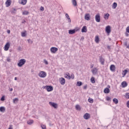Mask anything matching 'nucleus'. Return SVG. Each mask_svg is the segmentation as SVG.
Returning <instances> with one entry per match:
<instances>
[{
  "label": "nucleus",
  "mask_w": 129,
  "mask_h": 129,
  "mask_svg": "<svg viewBox=\"0 0 129 129\" xmlns=\"http://www.w3.org/2000/svg\"><path fill=\"white\" fill-rule=\"evenodd\" d=\"M71 78H72V79H74V74H73L71 75Z\"/></svg>",
  "instance_id": "nucleus-45"
},
{
  "label": "nucleus",
  "mask_w": 129,
  "mask_h": 129,
  "mask_svg": "<svg viewBox=\"0 0 129 129\" xmlns=\"http://www.w3.org/2000/svg\"><path fill=\"white\" fill-rule=\"evenodd\" d=\"M126 32L127 33H129V26H128L126 29Z\"/></svg>",
  "instance_id": "nucleus-44"
},
{
  "label": "nucleus",
  "mask_w": 129,
  "mask_h": 129,
  "mask_svg": "<svg viewBox=\"0 0 129 129\" xmlns=\"http://www.w3.org/2000/svg\"><path fill=\"white\" fill-rule=\"evenodd\" d=\"M21 4L23 5H26L27 4V0H22Z\"/></svg>",
  "instance_id": "nucleus-28"
},
{
  "label": "nucleus",
  "mask_w": 129,
  "mask_h": 129,
  "mask_svg": "<svg viewBox=\"0 0 129 129\" xmlns=\"http://www.w3.org/2000/svg\"><path fill=\"white\" fill-rule=\"evenodd\" d=\"M49 104H50V105H51V106H52V107H54L55 109H56V108H57V107H58V105L57 104V103H55L54 102H49Z\"/></svg>",
  "instance_id": "nucleus-5"
},
{
  "label": "nucleus",
  "mask_w": 129,
  "mask_h": 129,
  "mask_svg": "<svg viewBox=\"0 0 129 129\" xmlns=\"http://www.w3.org/2000/svg\"><path fill=\"white\" fill-rule=\"evenodd\" d=\"M110 99H111V98H110V97L107 96L106 97V100L107 101H109V100H110Z\"/></svg>",
  "instance_id": "nucleus-42"
},
{
  "label": "nucleus",
  "mask_w": 129,
  "mask_h": 129,
  "mask_svg": "<svg viewBox=\"0 0 129 129\" xmlns=\"http://www.w3.org/2000/svg\"><path fill=\"white\" fill-rule=\"evenodd\" d=\"M17 80V77H15V80Z\"/></svg>",
  "instance_id": "nucleus-61"
},
{
  "label": "nucleus",
  "mask_w": 129,
  "mask_h": 129,
  "mask_svg": "<svg viewBox=\"0 0 129 129\" xmlns=\"http://www.w3.org/2000/svg\"><path fill=\"white\" fill-rule=\"evenodd\" d=\"M99 58H100L99 60H100V62L101 64L102 65H104V61H105L104 58H103V57H102V56H100Z\"/></svg>",
  "instance_id": "nucleus-10"
},
{
  "label": "nucleus",
  "mask_w": 129,
  "mask_h": 129,
  "mask_svg": "<svg viewBox=\"0 0 129 129\" xmlns=\"http://www.w3.org/2000/svg\"><path fill=\"white\" fill-rule=\"evenodd\" d=\"M25 63L26 60L24 58H22L19 60L18 66V67H22L23 66L25 65Z\"/></svg>",
  "instance_id": "nucleus-1"
},
{
  "label": "nucleus",
  "mask_w": 129,
  "mask_h": 129,
  "mask_svg": "<svg viewBox=\"0 0 129 129\" xmlns=\"http://www.w3.org/2000/svg\"><path fill=\"white\" fill-rule=\"evenodd\" d=\"M10 33H11V30H8V34H10Z\"/></svg>",
  "instance_id": "nucleus-57"
},
{
  "label": "nucleus",
  "mask_w": 129,
  "mask_h": 129,
  "mask_svg": "<svg viewBox=\"0 0 129 129\" xmlns=\"http://www.w3.org/2000/svg\"><path fill=\"white\" fill-rule=\"evenodd\" d=\"M121 85L123 88H124V87H126V86H127V83H126V82L124 81L121 83Z\"/></svg>",
  "instance_id": "nucleus-18"
},
{
  "label": "nucleus",
  "mask_w": 129,
  "mask_h": 129,
  "mask_svg": "<svg viewBox=\"0 0 129 129\" xmlns=\"http://www.w3.org/2000/svg\"><path fill=\"white\" fill-rule=\"evenodd\" d=\"M126 104H127V107H128L129 108V101L127 102Z\"/></svg>",
  "instance_id": "nucleus-51"
},
{
  "label": "nucleus",
  "mask_w": 129,
  "mask_h": 129,
  "mask_svg": "<svg viewBox=\"0 0 129 129\" xmlns=\"http://www.w3.org/2000/svg\"><path fill=\"white\" fill-rule=\"evenodd\" d=\"M72 4L74 7L77 6V2H76V0H72Z\"/></svg>",
  "instance_id": "nucleus-25"
},
{
  "label": "nucleus",
  "mask_w": 129,
  "mask_h": 129,
  "mask_svg": "<svg viewBox=\"0 0 129 129\" xmlns=\"http://www.w3.org/2000/svg\"><path fill=\"white\" fill-rule=\"evenodd\" d=\"M91 81L92 83H95V79H94V78H91Z\"/></svg>",
  "instance_id": "nucleus-35"
},
{
  "label": "nucleus",
  "mask_w": 129,
  "mask_h": 129,
  "mask_svg": "<svg viewBox=\"0 0 129 129\" xmlns=\"http://www.w3.org/2000/svg\"><path fill=\"white\" fill-rule=\"evenodd\" d=\"M68 20V23L70 24V23H71V19L70 18H69Z\"/></svg>",
  "instance_id": "nucleus-49"
},
{
  "label": "nucleus",
  "mask_w": 129,
  "mask_h": 129,
  "mask_svg": "<svg viewBox=\"0 0 129 129\" xmlns=\"http://www.w3.org/2000/svg\"><path fill=\"white\" fill-rule=\"evenodd\" d=\"M93 66H94V65H93V64H91V69L93 68Z\"/></svg>",
  "instance_id": "nucleus-58"
},
{
  "label": "nucleus",
  "mask_w": 129,
  "mask_h": 129,
  "mask_svg": "<svg viewBox=\"0 0 129 129\" xmlns=\"http://www.w3.org/2000/svg\"><path fill=\"white\" fill-rule=\"evenodd\" d=\"M45 89L48 91V92H50V91H52L53 90V87L52 86H45L43 87Z\"/></svg>",
  "instance_id": "nucleus-3"
},
{
  "label": "nucleus",
  "mask_w": 129,
  "mask_h": 129,
  "mask_svg": "<svg viewBox=\"0 0 129 129\" xmlns=\"http://www.w3.org/2000/svg\"><path fill=\"white\" fill-rule=\"evenodd\" d=\"M8 129H13V125H10Z\"/></svg>",
  "instance_id": "nucleus-46"
},
{
  "label": "nucleus",
  "mask_w": 129,
  "mask_h": 129,
  "mask_svg": "<svg viewBox=\"0 0 129 129\" xmlns=\"http://www.w3.org/2000/svg\"><path fill=\"white\" fill-rule=\"evenodd\" d=\"M92 72L93 75H96L97 74V68H94L93 70H92Z\"/></svg>",
  "instance_id": "nucleus-14"
},
{
  "label": "nucleus",
  "mask_w": 129,
  "mask_h": 129,
  "mask_svg": "<svg viewBox=\"0 0 129 129\" xmlns=\"http://www.w3.org/2000/svg\"><path fill=\"white\" fill-rule=\"evenodd\" d=\"M22 14L23 15H29V12L25 11H24Z\"/></svg>",
  "instance_id": "nucleus-34"
},
{
  "label": "nucleus",
  "mask_w": 129,
  "mask_h": 129,
  "mask_svg": "<svg viewBox=\"0 0 129 129\" xmlns=\"http://www.w3.org/2000/svg\"><path fill=\"white\" fill-rule=\"evenodd\" d=\"M77 86H81V85H82V82H77Z\"/></svg>",
  "instance_id": "nucleus-32"
},
{
  "label": "nucleus",
  "mask_w": 129,
  "mask_h": 129,
  "mask_svg": "<svg viewBox=\"0 0 129 129\" xmlns=\"http://www.w3.org/2000/svg\"><path fill=\"white\" fill-rule=\"evenodd\" d=\"M116 7H117V4L116 3H114L112 6L113 9H116Z\"/></svg>",
  "instance_id": "nucleus-29"
},
{
  "label": "nucleus",
  "mask_w": 129,
  "mask_h": 129,
  "mask_svg": "<svg viewBox=\"0 0 129 129\" xmlns=\"http://www.w3.org/2000/svg\"><path fill=\"white\" fill-rule=\"evenodd\" d=\"M128 72V71H127V70H124L123 71V73L122 75H123V77H124V76H125V75H126V73H127Z\"/></svg>",
  "instance_id": "nucleus-23"
},
{
  "label": "nucleus",
  "mask_w": 129,
  "mask_h": 129,
  "mask_svg": "<svg viewBox=\"0 0 129 129\" xmlns=\"http://www.w3.org/2000/svg\"><path fill=\"white\" fill-rule=\"evenodd\" d=\"M10 91H13V88H11V89H10Z\"/></svg>",
  "instance_id": "nucleus-60"
},
{
  "label": "nucleus",
  "mask_w": 129,
  "mask_h": 129,
  "mask_svg": "<svg viewBox=\"0 0 129 129\" xmlns=\"http://www.w3.org/2000/svg\"><path fill=\"white\" fill-rule=\"evenodd\" d=\"M10 48V43L8 42L5 46V51H8Z\"/></svg>",
  "instance_id": "nucleus-13"
},
{
  "label": "nucleus",
  "mask_w": 129,
  "mask_h": 129,
  "mask_svg": "<svg viewBox=\"0 0 129 129\" xmlns=\"http://www.w3.org/2000/svg\"><path fill=\"white\" fill-rule=\"evenodd\" d=\"M17 9H16L15 8H12V10L11 11V13L12 14H16L17 13Z\"/></svg>",
  "instance_id": "nucleus-22"
},
{
  "label": "nucleus",
  "mask_w": 129,
  "mask_h": 129,
  "mask_svg": "<svg viewBox=\"0 0 129 129\" xmlns=\"http://www.w3.org/2000/svg\"><path fill=\"white\" fill-rule=\"evenodd\" d=\"M38 75L41 78H45L47 76V73L44 71H41L39 73Z\"/></svg>",
  "instance_id": "nucleus-2"
},
{
  "label": "nucleus",
  "mask_w": 129,
  "mask_h": 129,
  "mask_svg": "<svg viewBox=\"0 0 129 129\" xmlns=\"http://www.w3.org/2000/svg\"><path fill=\"white\" fill-rule=\"evenodd\" d=\"M113 101L115 104H117V103H118V100H117L116 98H114L113 99Z\"/></svg>",
  "instance_id": "nucleus-27"
},
{
  "label": "nucleus",
  "mask_w": 129,
  "mask_h": 129,
  "mask_svg": "<svg viewBox=\"0 0 129 129\" xmlns=\"http://www.w3.org/2000/svg\"><path fill=\"white\" fill-rule=\"evenodd\" d=\"M77 31H78V29H76L70 30L69 31V34H70V35H73V34H75V33L77 32Z\"/></svg>",
  "instance_id": "nucleus-7"
},
{
  "label": "nucleus",
  "mask_w": 129,
  "mask_h": 129,
  "mask_svg": "<svg viewBox=\"0 0 129 129\" xmlns=\"http://www.w3.org/2000/svg\"><path fill=\"white\" fill-rule=\"evenodd\" d=\"M22 24H26V21L25 20H24L23 22H22Z\"/></svg>",
  "instance_id": "nucleus-56"
},
{
  "label": "nucleus",
  "mask_w": 129,
  "mask_h": 129,
  "mask_svg": "<svg viewBox=\"0 0 129 129\" xmlns=\"http://www.w3.org/2000/svg\"><path fill=\"white\" fill-rule=\"evenodd\" d=\"M76 109H77V110H80V109H81L79 105H76Z\"/></svg>",
  "instance_id": "nucleus-31"
},
{
  "label": "nucleus",
  "mask_w": 129,
  "mask_h": 129,
  "mask_svg": "<svg viewBox=\"0 0 129 129\" xmlns=\"http://www.w3.org/2000/svg\"><path fill=\"white\" fill-rule=\"evenodd\" d=\"M84 89H87V85H85L84 87H83Z\"/></svg>",
  "instance_id": "nucleus-52"
},
{
  "label": "nucleus",
  "mask_w": 129,
  "mask_h": 129,
  "mask_svg": "<svg viewBox=\"0 0 129 129\" xmlns=\"http://www.w3.org/2000/svg\"><path fill=\"white\" fill-rule=\"evenodd\" d=\"M105 32L106 33H107V34H108V35H109V34H110L111 32V28L110 27V26L108 25L105 28Z\"/></svg>",
  "instance_id": "nucleus-4"
},
{
  "label": "nucleus",
  "mask_w": 129,
  "mask_h": 129,
  "mask_svg": "<svg viewBox=\"0 0 129 129\" xmlns=\"http://www.w3.org/2000/svg\"><path fill=\"white\" fill-rule=\"evenodd\" d=\"M18 50L19 51H21V50H22V47H21V46L18 47Z\"/></svg>",
  "instance_id": "nucleus-48"
},
{
  "label": "nucleus",
  "mask_w": 129,
  "mask_h": 129,
  "mask_svg": "<svg viewBox=\"0 0 129 129\" xmlns=\"http://www.w3.org/2000/svg\"><path fill=\"white\" fill-rule=\"evenodd\" d=\"M18 101H19V99L17 98H16L13 99L14 103H16V102H18Z\"/></svg>",
  "instance_id": "nucleus-33"
},
{
  "label": "nucleus",
  "mask_w": 129,
  "mask_h": 129,
  "mask_svg": "<svg viewBox=\"0 0 129 129\" xmlns=\"http://www.w3.org/2000/svg\"><path fill=\"white\" fill-rule=\"evenodd\" d=\"M1 101H5V96H3L1 99Z\"/></svg>",
  "instance_id": "nucleus-41"
},
{
  "label": "nucleus",
  "mask_w": 129,
  "mask_h": 129,
  "mask_svg": "<svg viewBox=\"0 0 129 129\" xmlns=\"http://www.w3.org/2000/svg\"><path fill=\"white\" fill-rule=\"evenodd\" d=\"M0 111L1 112H5L6 111V108L4 106L0 107Z\"/></svg>",
  "instance_id": "nucleus-21"
},
{
  "label": "nucleus",
  "mask_w": 129,
  "mask_h": 129,
  "mask_svg": "<svg viewBox=\"0 0 129 129\" xmlns=\"http://www.w3.org/2000/svg\"><path fill=\"white\" fill-rule=\"evenodd\" d=\"M28 43H30V42H31V43H32V40H31V39H28Z\"/></svg>",
  "instance_id": "nucleus-54"
},
{
  "label": "nucleus",
  "mask_w": 129,
  "mask_h": 129,
  "mask_svg": "<svg viewBox=\"0 0 129 129\" xmlns=\"http://www.w3.org/2000/svg\"><path fill=\"white\" fill-rule=\"evenodd\" d=\"M95 20L97 23H99L100 22V15L99 14H97L95 16Z\"/></svg>",
  "instance_id": "nucleus-8"
},
{
  "label": "nucleus",
  "mask_w": 129,
  "mask_h": 129,
  "mask_svg": "<svg viewBox=\"0 0 129 129\" xmlns=\"http://www.w3.org/2000/svg\"><path fill=\"white\" fill-rule=\"evenodd\" d=\"M83 117L85 119H89L90 118V114L88 113H86L84 115Z\"/></svg>",
  "instance_id": "nucleus-11"
},
{
  "label": "nucleus",
  "mask_w": 129,
  "mask_h": 129,
  "mask_svg": "<svg viewBox=\"0 0 129 129\" xmlns=\"http://www.w3.org/2000/svg\"><path fill=\"white\" fill-rule=\"evenodd\" d=\"M88 101L89 102H90V103H93V99L92 98H89L88 99Z\"/></svg>",
  "instance_id": "nucleus-36"
},
{
  "label": "nucleus",
  "mask_w": 129,
  "mask_h": 129,
  "mask_svg": "<svg viewBox=\"0 0 129 129\" xmlns=\"http://www.w3.org/2000/svg\"><path fill=\"white\" fill-rule=\"evenodd\" d=\"M28 124L31 125L32 124V123H34V120H29L27 121Z\"/></svg>",
  "instance_id": "nucleus-26"
},
{
  "label": "nucleus",
  "mask_w": 129,
  "mask_h": 129,
  "mask_svg": "<svg viewBox=\"0 0 129 129\" xmlns=\"http://www.w3.org/2000/svg\"><path fill=\"white\" fill-rule=\"evenodd\" d=\"M85 20H86V21H90V14H85Z\"/></svg>",
  "instance_id": "nucleus-12"
},
{
  "label": "nucleus",
  "mask_w": 129,
  "mask_h": 129,
  "mask_svg": "<svg viewBox=\"0 0 129 129\" xmlns=\"http://www.w3.org/2000/svg\"><path fill=\"white\" fill-rule=\"evenodd\" d=\"M84 40V37L83 36V37H82L81 38V40Z\"/></svg>",
  "instance_id": "nucleus-55"
},
{
  "label": "nucleus",
  "mask_w": 129,
  "mask_h": 129,
  "mask_svg": "<svg viewBox=\"0 0 129 129\" xmlns=\"http://www.w3.org/2000/svg\"><path fill=\"white\" fill-rule=\"evenodd\" d=\"M40 11H42V12H43V11H44V7H41V8H40Z\"/></svg>",
  "instance_id": "nucleus-47"
},
{
  "label": "nucleus",
  "mask_w": 129,
  "mask_h": 129,
  "mask_svg": "<svg viewBox=\"0 0 129 129\" xmlns=\"http://www.w3.org/2000/svg\"><path fill=\"white\" fill-rule=\"evenodd\" d=\"M7 61H8V62H10V61H11V59L8 57V58H7Z\"/></svg>",
  "instance_id": "nucleus-53"
},
{
  "label": "nucleus",
  "mask_w": 129,
  "mask_h": 129,
  "mask_svg": "<svg viewBox=\"0 0 129 129\" xmlns=\"http://www.w3.org/2000/svg\"><path fill=\"white\" fill-rule=\"evenodd\" d=\"M125 95H126V96H125L126 98L128 99H129V93H126Z\"/></svg>",
  "instance_id": "nucleus-40"
},
{
  "label": "nucleus",
  "mask_w": 129,
  "mask_h": 129,
  "mask_svg": "<svg viewBox=\"0 0 129 129\" xmlns=\"http://www.w3.org/2000/svg\"><path fill=\"white\" fill-rule=\"evenodd\" d=\"M64 78L69 80L71 79V76H70L69 73H67V74H64Z\"/></svg>",
  "instance_id": "nucleus-17"
},
{
  "label": "nucleus",
  "mask_w": 129,
  "mask_h": 129,
  "mask_svg": "<svg viewBox=\"0 0 129 129\" xmlns=\"http://www.w3.org/2000/svg\"><path fill=\"white\" fill-rule=\"evenodd\" d=\"M58 51V48L55 47H52L50 48V52L53 53H55Z\"/></svg>",
  "instance_id": "nucleus-6"
},
{
  "label": "nucleus",
  "mask_w": 129,
  "mask_h": 129,
  "mask_svg": "<svg viewBox=\"0 0 129 129\" xmlns=\"http://www.w3.org/2000/svg\"><path fill=\"white\" fill-rule=\"evenodd\" d=\"M110 69L111 71H112V72L115 71V66H114V64H111L110 67Z\"/></svg>",
  "instance_id": "nucleus-15"
},
{
  "label": "nucleus",
  "mask_w": 129,
  "mask_h": 129,
  "mask_svg": "<svg viewBox=\"0 0 129 129\" xmlns=\"http://www.w3.org/2000/svg\"><path fill=\"white\" fill-rule=\"evenodd\" d=\"M59 82L61 85H64L66 81H65V79L64 78L61 77L59 79Z\"/></svg>",
  "instance_id": "nucleus-9"
},
{
  "label": "nucleus",
  "mask_w": 129,
  "mask_h": 129,
  "mask_svg": "<svg viewBox=\"0 0 129 129\" xmlns=\"http://www.w3.org/2000/svg\"><path fill=\"white\" fill-rule=\"evenodd\" d=\"M44 63L45 64V65H48L49 64L48 61L45 59H44Z\"/></svg>",
  "instance_id": "nucleus-39"
},
{
  "label": "nucleus",
  "mask_w": 129,
  "mask_h": 129,
  "mask_svg": "<svg viewBox=\"0 0 129 129\" xmlns=\"http://www.w3.org/2000/svg\"><path fill=\"white\" fill-rule=\"evenodd\" d=\"M95 41L96 42V43H97V44H98V43H99V37H98V36H96L95 37Z\"/></svg>",
  "instance_id": "nucleus-20"
},
{
  "label": "nucleus",
  "mask_w": 129,
  "mask_h": 129,
  "mask_svg": "<svg viewBox=\"0 0 129 129\" xmlns=\"http://www.w3.org/2000/svg\"><path fill=\"white\" fill-rule=\"evenodd\" d=\"M107 49H110V47L109 46H108L107 47Z\"/></svg>",
  "instance_id": "nucleus-59"
},
{
  "label": "nucleus",
  "mask_w": 129,
  "mask_h": 129,
  "mask_svg": "<svg viewBox=\"0 0 129 129\" xmlns=\"http://www.w3.org/2000/svg\"><path fill=\"white\" fill-rule=\"evenodd\" d=\"M21 36L22 37H26V32H22Z\"/></svg>",
  "instance_id": "nucleus-38"
},
{
  "label": "nucleus",
  "mask_w": 129,
  "mask_h": 129,
  "mask_svg": "<svg viewBox=\"0 0 129 129\" xmlns=\"http://www.w3.org/2000/svg\"><path fill=\"white\" fill-rule=\"evenodd\" d=\"M125 36H126V37H128V36H129V34H128V33H127V32H125Z\"/></svg>",
  "instance_id": "nucleus-50"
},
{
  "label": "nucleus",
  "mask_w": 129,
  "mask_h": 129,
  "mask_svg": "<svg viewBox=\"0 0 129 129\" xmlns=\"http://www.w3.org/2000/svg\"><path fill=\"white\" fill-rule=\"evenodd\" d=\"M109 91H110V90H109V89H108V88H106L104 90V93H106V94L109 93Z\"/></svg>",
  "instance_id": "nucleus-24"
},
{
  "label": "nucleus",
  "mask_w": 129,
  "mask_h": 129,
  "mask_svg": "<svg viewBox=\"0 0 129 129\" xmlns=\"http://www.w3.org/2000/svg\"><path fill=\"white\" fill-rule=\"evenodd\" d=\"M11 4H12V1L11 0H7L6 2L7 7H10V6H11Z\"/></svg>",
  "instance_id": "nucleus-19"
},
{
  "label": "nucleus",
  "mask_w": 129,
  "mask_h": 129,
  "mask_svg": "<svg viewBox=\"0 0 129 129\" xmlns=\"http://www.w3.org/2000/svg\"><path fill=\"white\" fill-rule=\"evenodd\" d=\"M87 32V27L83 26L82 29V33H86Z\"/></svg>",
  "instance_id": "nucleus-16"
},
{
  "label": "nucleus",
  "mask_w": 129,
  "mask_h": 129,
  "mask_svg": "<svg viewBox=\"0 0 129 129\" xmlns=\"http://www.w3.org/2000/svg\"><path fill=\"white\" fill-rule=\"evenodd\" d=\"M109 17V14L108 13H107L104 15V19H105V20H106V18L107 19H108Z\"/></svg>",
  "instance_id": "nucleus-30"
},
{
  "label": "nucleus",
  "mask_w": 129,
  "mask_h": 129,
  "mask_svg": "<svg viewBox=\"0 0 129 129\" xmlns=\"http://www.w3.org/2000/svg\"><path fill=\"white\" fill-rule=\"evenodd\" d=\"M41 128L42 129H46V125L43 124H41Z\"/></svg>",
  "instance_id": "nucleus-37"
},
{
  "label": "nucleus",
  "mask_w": 129,
  "mask_h": 129,
  "mask_svg": "<svg viewBox=\"0 0 129 129\" xmlns=\"http://www.w3.org/2000/svg\"><path fill=\"white\" fill-rule=\"evenodd\" d=\"M66 17L67 19H68L70 18V17H69V15L67 13L66 14Z\"/></svg>",
  "instance_id": "nucleus-43"
}]
</instances>
